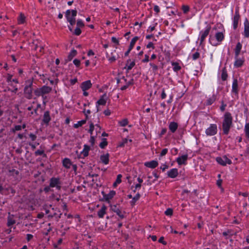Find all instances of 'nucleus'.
Here are the masks:
<instances>
[{
    "label": "nucleus",
    "instance_id": "nucleus-11",
    "mask_svg": "<svg viewBox=\"0 0 249 249\" xmlns=\"http://www.w3.org/2000/svg\"><path fill=\"white\" fill-rule=\"evenodd\" d=\"M33 83L30 82L29 85H26L24 89V92L25 94V97L29 99L32 98V86Z\"/></svg>",
    "mask_w": 249,
    "mask_h": 249
},
{
    "label": "nucleus",
    "instance_id": "nucleus-17",
    "mask_svg": "<svg viewBox=\"0 0 249 249\" xmlns=\"http://www.w3.org/2000/svg\"><path fill=\"white\" fill-rule=\"evenodd\" d=\"M238 80L237 79L234 78L232 84L231 92L235 94H238Z\"/></svg>",
    "mask_w": 249,
    "mask_h": 249
},
{
    "label": "nucleus",
    "instance_id": "nucleus-7",
    "mask_svg": "<svg viewBox=\"0 0 249 249\" xmlns=\"http://www.w3.org/2000/svg\"><path fill=\"white\" fill-rule=\"evenodd\" d=\"M211 27L210 25H207L204 30H202L199 32L200 36V44H202L205 40L206 37L209 35L211 30Z\"/></svg>",
    "mask_w": 249,
    "mask_h": 249
},
{
    "label": "nucleus",
    "instance_id": "nucleus-8",
    "mask_svg": "<svg viewBox=\"0 0 249 249\" xmlns=\"http://www.w3.org/2000/svg\"><path fill=\"white\" fill-rule=\"evenodd\" d=\"M217 132V127L216 124H211L210 126L205 130V133L207 136H213Z\"/></svg>",
    "mask_w": 249,
    "mask_h": 249
},
{
    "label": "nucleus",
    "instance_id": "nucleus-2",
    "mask_svg": "<svg viewBox=\"0 0 249 249\" xmlns=\"http://www.w3.org/2000/svg\"><path fill=\"white\" fill-rule=\"evenodd\" d=\"M218 25L219 26V28L221 27L222 28V31L221 32H218L215 34V37L216 41L211 35L209 37L210 43L213 46H216L220 44L222 41L224 40L225 37L223 33V32H225V29H224L223 25L221 24H217V26Z\"/></svg>",
    "mask_w": 249,
    "mask_h": 249
},
{
    "label": "nucleus",
    "instance_id": "nucleus-54",
    "mask_svg": "<svg viewBox=\"0 0 249 249\" xmlns=\"http://www.w3.org/2000/svg\"><path fill=\"white\" fill-rule=\"evenodd\" d=\"M124 79V80L125 82H126L125 85L127 86L128 87L129 86L132 85L133 84V79H131L130 81L127 82L126 79L124 78V77H123Z\"/></svg>",
    "mask_w": 249,
    "mask_h": 249
},
{
    "label": "nucleus",
    "instance_id": "nucleus-58",
    "mask_svg": "<svg viewBox=\"0 0 249 249\" xmlns=\"http://www.w3.org/2000/svg\"><path fill=\"white\" fill-rule=\"evenodd\" d=\"M168 152V149L167 148H164L162 150L160 156L161 157L165 156Z\"/></svg>",
    "mask_w": 249,
    "mask_h": 249
},
{
    "label": "nucleus",
    "instance_id": "nucleus-29",
    "mask_svg": "<svg viewBox=\"0 0 249 249\" xmlns=\"http://www.w3.org/2000/svg\"><path fill=\"white\" fill-rule=\"evenodd\" d=\"M40 89L43 96L45 94L49 93L52 90V88L45 85L41 87Z\"/></svg>",
    "mask_w": 249,
    "mask_h": 249
},
{
    "label": "nucleus",
    "instance_id": "nucleus-63",
    "mask_svg": "<svg viewBox=\"0 0 249 249\" xmlns=\"http://www.w3.org/2000/svg\"><path fill=\"white\" fill-rule=\"evenodd\" d=\"M111 41L112 42L115 43L117 45H119V41L118 39H117L115 37H111Z\"/></svg>",
    "mask_w": 249,
    "mask_h": 249
},
{
    "label": "nucleus",
    "instance_id": "nucleus-25",
    "mask_svg": "<svg viewBox=\"0 0 249 249\" xmlns=\"http://www.w3.org/2000/svg\"><path fill=\"white\" fill-rule=\"evenodd\" d=\"M90 150L89 146L85 144L84 145V148L81 152V155L83 156V158L86 157L89 155V152Z\"/></svg>",
    "mask_w": 249,
    "mask_h": 249
},
{
    "label": "nucleus",
    "instance_id": "nucleus-53",
    "mask_svg": "<svg viewBox=\"0 0 249 249\" xmlns=\"http://www.w3.org/2000/svg\"><path fill=\"white\" fill-rule=\"evenodd\" d=\"M76 24L78 27H82L84 26V24L81 19L77 20Z\"/></svg>",
    "mask_w": 249,
    "mask_h": 249
},
{
    "label": "nucleus",
    "instance_id": "nucleus-22",
    "mask_svg": "<svg viewBox=\"0 0 249 249\" xmlns=\"http://www.w3.org/2000/svg\"><path fill=\"white\" fill-rule=\"evenodd\" d=\"M16 223V220L14 219V215L8 213V216L7 217V226L11 227Z\"/></svg>",
    "mask_w": 249,
    "mask_h": 249
},
{
    "label": "nucleus",
    "instance_id": "nucleus-57",
    "mask_svg": "<svg viewBox=\"0 0 249 249\" xmlns=\"http://www.w3.org/2000/svg\"><path fill=\"white\" fill-rule=\"evenodd\" d=\"M52 187H50V185L49 186H46L44 189L43 191L45 192V193H47L50 191H52L53 190L51 189Z\"/></svg>",
    "mask_w": 249,
    "mask_h": 249
},
{
    "label": "nucleus",
    "instance_id": "nucleus-60",
    "mask_svg": "<svg viewBox=\"0 0 249 249\" xmlns=\"http://www.w3.org/2000/svg\"><path fill=\"white\" fill-rule=\"evenodd\" d=\"M29 136L32 141H35L37 138L36 136L33 133H30Z\"/></svg>",
    "mask_w": 249,
    "mask_h": 249
},
{
    "label": "nucleus",
    "instance_id": "nucleus-15",
    "mask_svg": "<svg viewBox=\"0 0 249 249\" xmlns=\"http://www.w3.org/2000/svg\"><path fill=\"white\" fill-rule=\"evenodd\" d=\"M178 174V170L177 168H172L167 172V176L171 178H176Z\"/></svg>",
    "mask_w": 249,
    "mask_h": 249
},
{
    "label": "nucleus",
    "instance_id": "nucleus-62",
    "mask_svg": "<svg viewBox=\"0 0 249 249\" xmlns=\"http://www.w3.org/2000/svg\"><path fill=\"white\" fill-rule=\"evenodd\" d=\"M8 91H10L12 92H13L14 93H16L18 92V88H17V86H14L13 89H11L10 88H9L8 89Z\"/></svg>",
    "mask_w": 249,
    "mask_h": 249
},
{
    "label": "nucleus",
    "instance_id": "nucleus-55",
    "mask_svg": "<svg viewBox=\"0 0 249 249\" xmlns=\"http://www.w3.org/2000/svg\"><path fill=\"white\" fill-rule=\"evenodd\" d=\"M41 107V105L39 104H38L37 105V107L36 109H34L33 111H32L31 112V114L33 115L34 113L36 114V115H38L37 114V110L39 108Z\"/></svg>",
    "mask_w": 249,
    "mask_h": 249
},
{
    "label": "nucleus",
    "instance_id": "nucleus-26",
    "mask_svg": "<svg viewBox=\"0 0 249 249\" xmlns=\"http://www.w3.org/2000/svg\"><path fill=\"white\" fill-rule=\"evenodd\" d=\"M107 206L105 205H103L100 210L98 212V216L99 218H103L106 213Z\"/></svg>",
    "mask_w": 249,
    "mask_h": 249
},
{
    "label": "nucleus",
    "instance_id": "nucleus-59",
    "mask_svg": "<svg viewBox=\"0 0 249 249\" xmlns=\"http://www.w3.org/2000/svg\"><path fill=\"white\" fill-rule=\"evenodd\" d=\"M83 112L86 116V119L87 120L88 118V114H90L91 112L90 110L89 109L86 110L85 109H84L83 110Z\"/></svg>",
    "mask_w": 249,
    "mask_h": 249
},
{
    "label": "nucleus",
    "instance_id": "nucleus-30",
    "mask_svg": "<svg viewBox=\"0 0 249 249\" xmlns=\"http://www.w3.org/2000/svg\"><path fill=\"white\" fill-rule=\"evenodd\" d=\"M135 63L134 61H131L130 59H128L127 61L126 64V67L125 68H126L127 70L128 71H130L132 69V68L135 66Z\"/></svg>",
    "mask_w": 249,
    "mask_h": 249
},
{
    "label": "nucleus",
    "instance_id": "nucleus-43",
    "mask_svg": "<svg viewBox=\"0 0 249 249\" xmlns=\"http://www.w3.org/2000/svg\"><path fill=\"white\" fill-rule=\"evenodd\" d=\"M21 130V125H16L14 127L11 128V132L12 133H15L17 131H20Z\"/></svg>",
    "mask_w": 249,
    "mask_h": 249
},
{
    "label": "nucleus",
    "instance_id": "nucleus-19",
    "mask_svg": "<svg viewBox=\"0 0 249 249\" xmlns=\"http://www.w3.org/2000/svg\"><path fill=\"white\" fill-rule=\"evenodd\" d=\"M235 58L234 66L235 68H240L242 67L245 62V59L243 58L236 57Z\"/></svg>",
    "mask_w": 249,
    "mask_h": 249
},
{
    "label": "nucleus",
    "instance_id": "nucleus-27",
    "mask_svg": "<svg viewBox=\"0 0 249 249\" xmlns=\"http://www.w3.org/2000/svg\"><path fill=\"white\" fill-rule=\"evenodd\" d=\"M63 166L67 169H69L72 164L71 161L69 158H65L62 160Z\"/></svg>",
    "mask_w": 249,
    "mask_h": 249
},
{
    "label": "nucleus",
    "instance_id": "nucleus-9",
    "mask_svg": "<svg viewBox=\"0 0 249 249\" xmlns=\"http://www.w3.org/2000/svg\"><path fill=\"white\" fill-rule=\"evenodd\" d=\"M110 207L111 210L115 213L121 219H123L124 217V216L123 214V213H124V212H122L120 210L119 206L118 204L110 205Z\"/></svg>",
    "mask_w": 249,
    "mask_h": 249
},
{
    "label": "nucleus",
    "instance_id": "nucleus-31",
    "mask_svg": "<svg viewBox=\"0 0 249 249\" xmlns=\"http://www.w3.org/2000/svg\"><path fill=\"white\" fill-rule=\"evenodd\" d=\"M76 54L77 51L74 49L72 50L68 56L67 61H71L72 59V58L76 56Z\"/></svg>",
    "mask_w": 249,
    "mask_h": 249
},
{
    "label": "nucleus",
    "instance_id": "nucleus-49",
    "mask_svg": "<svg viewBox=\"0 0 249 249\" xmlns=\"http://www.w3.org/2000/svg\"><path fill=\"white\" fill-rule=\"evenodd\" d=\"M128 141H129L130 142H132V140H128L127 139H124L123 140V142L120 143L119 144V146L120 147H123L124 146L125 144Z\"/></svg>",
    "mask_w": 249,
    "mask_h": 249
},
{
    "label": "nucleus",
    "instance_id": "nucleus-6",
    "mask_svg": "<svg viewBox=\"0 0 249 249\" xmlns=\"http://www.w3.org/2000/svg\"><path fill=\"white\" fill-rule=\"evenodd\" d=\"M216 161L218 164L224 166H226L227 164L229 165L232 164L231 160L228 159L226 155L222 157H217L216 158Z\"/></svg>",
    "mask_w": 249,
    "mask_h": 249
},
{
    "label": "nucleus",
    "instance_id": "nucleus-4",
    "mask_svg": "<svg viewBox=\"0 0 249 249\" xmlns=\"http://www.w3.org/2000/svg\"><path fill=\"white\" fill-rule=\"evenodd\" d=\"M240 18H241V17L240 15L239 9L236 8L235 13H234V15L231 18L232 22V27H233V29L234 30H236L238 27L239 22L240 20Z\"/></svg>",
    "mask_w": 249,
    "mask_h": 249
},
{
    "label": "nucleus",
    "instance_id": "nucleus-16",
    "mask_svg": "<svg viewBox=\"0 0 249 249\" xmlns=\"http://www.w3.org/2000/svg\"><path fill=\"white\" fill-rule=\"evenodd\" d=\"M91 81L90 80H87L81 83L80 87L82 90H87L91 87Z\"/></svg>",
    "mask_w": 249,
    "mask_h": 249
},
{
    "label": "nucleus",
    "instance_id": "nucleus-41",
    "mask_svg": "<svg viewBox=\"0 0 249 249\" xmlns=\"http://www.w3.org/2000/svg\"><path fill=\"white\" fill-rule=\"evenodd\" d=\"M25 17L23 14H20L18 18V23L19 24H23L25 22Z\"/></svg>",
    "mask_w": 249,
    "mask_h": 249
},
{
    "label": "nucleus",
    "instance_id": "nucleus-51",
    "mask_svg": "<svg viewBox=\"0 0 249 249\" xmlns=\"http://www.w3.org/2000/svg\"><path fill=\"white\" fill-rule=\"evenodd\" d=\"M149 65L152 68V70L154 71H158V67L156 65L152 63H150Z\"/></svg>",
    "mask_w": 249,
    "mask_h": 249
},
{
    "label": "nucleus",
    "instance_id": "nucleus-14",
    "mask_svg": "<svg viewBox=\"0 0 249 249\" xmlns=\"http://www.w3.org/2000/svg\"><path fill=\"white\" fill-rule=\"evenodd\" d=\"M188 159V155L186 154L178 157L176 161L179 165L187 164V161Z\"/></svg>",
    "mask_w": 249,
    "mask_h": 249
},
{
    "label": "nucleus",
    "instance_id": "nucleus-52",
    "mask_svg": "<svg viewBox=\"0 0 249 249\" xmlns=\"http://www.w3.org/2000/svg\"><path fill=\"white\" fill-rule=\"evenodd\" d=\"M94 125L93 123H90L89 125V132L90 133V135L92 134L93 131L94 130Z\"/></svg>",
    "mask_w": 249,
    "mask_h": 249
},
{
    "label": "nucleus",
    "instance_id": "nucleus-33",
    "mask_svg": "<svg viewBox=\"0 0 249 249\" xmlns=\"http://www.w3.org/2000/svg\"><path fill=\"white\" fill-rule=\"evenodd\" d=\"M228 77L227 71L226 68L222 69L221 71V79L222 81H225L227 80Z\"/></svg>",
    "mask_w": 249,
    "mask_h": 249
},
{
    "label": "nucleus",
    "instance_id": "nucleus-21",
    "mask_svg": "<svg viewBox=\"0 0 249 249\" xmlns=\"http://www.w3.org/2000/svg\"><path fill=\"white\" fill-rule=\"evenodd\" d=\"M144 166L147 167L154 169L158 165V162L156 160H153L150 161L145 162L144 163Z\"/></svg>",
    "mask_w": 249,
    "mask_h": 249
},
{
    "label": "nucleus",
    "instance_id": "nucleus-35",
    "mask_svg": "<svg viewBox=\"0 0 249 249\" xmlns=\"http://www.w3.org/2000/svg\"><path fill=\"white\" fill-rule=\"evenodd\" d=\"M172 65L173 66V70L175 72H178L181 69V67L177 62H173Z\"/></svg>",
    "mask_w": 249,
    "mask_h": 249
},
{
    "label": "nucleus",
    "instance_id": "nucleus-46",
    "mask_svg": "<svg viewBox=\"0 0 249 249\" xmlns=\"http://www.w3.org/2000/svg\"><path fill=\"white\" fill-rule=\"evenodd\" d=\"M107 145V142L106 139H103L102 142H100L99 146L100 148L104 149Z\"/></svg>",
    "mask_w": 249,
    "mask_h": 249
},
{
    "label": "nucleus",
    "instance_id": "nucleus-3",
    "mask_svg": "<svg viewBox=\"0 0 249 249\" xmlns=\"http://www.w3.org/2000/svg\"><path fill=\"white\" fill-rule=\"evenodd\" d=\"M77 15L76 10H67L66 12L65 17L67 21L70 23L68 26L69 29L71 32H72V26L75 23V17Z\"/></svg>",
    "mask_w": 249,
    "mask_h": 249
},
{
    "label": "nucleus",
    "instance_id": "nucleus-39",
    "mask_svg": "<svg viewBox=\"0 0 249 249\" xmlns=\"http://www.w3.org/2000/svg\"><path fill=\"white\" fill-rule=\"evenodd\" d=\"M35 156L42 155L43 157H46L47 155L44 153V151L43 150H37L35 152Z\"/></svg>",
    "mask_w": 249,
    "mask_h": 249
},
{
    "label": "nucleus",
    "instance_id": "nucleus-37",
    "mask_svg": "<svg viewBox=\"0 0 249 249\" xmlns=\"http://www.w3.org/2000/svg\"><path fill=\"white\" fill-rule=\"evenodd\" d=\"M87 120H82L79 121H78L76 124H75L73 125L74 127L75 128H77L80 126H82L83 124H86Z\"/></svg>",
    "mask_w": 249,
    "mask_h": 249
},
{
    "label": "nucleus",
    "instance_id": "nucleus-48",
    "mask_svg": "<svg viewBox=\"0 0 249 249\" xmlns=\"http://www.w3.org/2000/svg\"><path fill=\"white\" fill-rule=\"evenodd\" d=\"M81 30L80 29V27H77L73 32V34L76 36H79L81 34Z\"/></svg>",
    "mask_w": 249,
    "mask_h": 249
},
{
    "label": "nucleus",
    "instance_id": "nucleus-64",
    "mask_svg": "<svg viewBox=\"0 0 249 249\" xmlns=\"http://www.w3.org/2000/svg\"><path fill=\"white\" fill-rule=\"evenodd\" d=\"M166 97V94L165 92V90L164 89H162V92L161 94V98L162 99H164Z\"/></svg>",
    "mask_w": 249,
    "mask_h": 249
},
{
    "label": "nucleus",
    "instance_id": "nucleus-32",
    "mask_svg": "<svg viewBox=\"0 0 249 249\" xmlns=\"http://www.w3.org/2000/svg\"><path fill=\"white\" fill-rule=\"evenodd\" d=\"M13 75L10 74H8L6 81L7 83H11L12 82H15V83L18 84V80L17 78L12 79Z\"/></svg>",
    "mask_w": 249,
    "mask_h": 249
},
{
    "label": "nucleus",
    "instance_id": "nucleus-1",
    "mask_svg": "<svg viewBox=\"0 0 249 249\" xmlns=\"http://www.w3.org/2000/svg\"><path fill=\"white\" fill-rule=\"evenodd\" d=\"M233 118L231 114L229 112H226L224 115L223 120L222 121V133L223 135H227L231 128L232 127Z\"/></svg>",
    "mask_w": 249,
    "mask_h": 249
},
{
    "label": "nucleus",
    "instance_id": "nucleus-61",
    "mask_svg": "<svg viewBox=\"0 0 249 249\" xmlns=\"http://www.w3.org/2000/svg\"><path fill=\"white\" fill-rule=\"evenodd\" d=\"M122 177V175L119 174L117 176V178L116 179V183H120L122 181L121 178Z\"/></svg>",
    "mask_w": 249,
    "mask_h": 249
},
{
    "label": "nucleus",
    "instance_id": "nucleus-50",
    "mask_svg": "<svg viewBox=\"0 0 249 249\" xmlns=\"http://www.w3.org/2000/svg\"><path fill=\"white\" fill-rule=\"evenodd\" d=\"M242 48V44L240 42H238L236 45L234 50L241 51Z\"/></svg>",
    "mask_w": 249,
    "mask_h": 249
},
{
    "label": "nucleus",
    "instance_id": "nucleus-36",
    "mask_svg": "<svg viewBox=\"0 0 249 249\" xmlns=\"http://www.w3.org/2000/svg\"><path fill=\"white\" fill-rule=\"evenodd\" d=\"M138 39H139V37L138 36H135L134 37H133L132 39V40H131L129 46V48L130 49L132 50V49L133 48V47L135 45L136 42L138 40Z\"/></svg>",
    "mask_w": 249,
    "mask_h": 249
},
{
    "label": "nucleus",
    "instance_id": "nucleus-23",
    "mask_svg": "<svg viewBox=\"0 0 249 249\" xmlns=\"http://www.w3.org/2000/svg\"><path fill=\"white\" fill-rule=\"evenodd\" d=\"M178 128V124L175 122H171L169 124V129L170 131L174 133H175Z\"/></svg>",
    "mask_w": 249,
    "mask_h": 249
},
{
    "label": "nucleus",
    "instance_id": "nucleus-10",
    "mask_svg": "<svg viewBox=\"0 0 249 249\" xmlns=\"http://www.w3.org/2000/svg\"><path fill=\"white\" fill-rule=\"evenodd\" d=\"M107 96L106 93L103 94L100 99L96 103V107L97 108V111H99V106H105L107 103Z\"/></svg>",
    "mask_w": 249,
    "mask_h": 249
},
{
    "label": "nucleus",
    "instance_id": "nucleus-34",
    "mask_svg": "<svg viewBox=\"0 0 249 249\" xmlns=\"http://www.w3.org/2000/svg\"><path fill=\"white\" fill-rule=\"evenodd\" d=\"M141 197V195L138 193L135 196L132 197L131 201H130V204L132 206L135 204L136 202Z\"/></svg>",
    "mask_w": 249,
    "mask_h": 249
},
{
    "label": "nucleus",
    "instance_id": "nucleus-45",
    "mask_svg": "<svg viewBox=\"0 0 249 249\" xmlns=\"http://www.w3.org/2000/svg\"><path fill=\"white\" fill-rule=\"evenodd\" d=\"M181 9L184 14H187L190 10V7L188 5H183L181 7Z\"/></svg>",
    "mask_w": 249,
    "mask_h": 249
},
{
    "label": "nucleus",
    "instance_id": "nucleus-24",
    "mask_svg": "<svg viewBox=\"0 0 249 249\" xmlns=\"http://www.w3.org/2000/svg\"><path fill=\"white\" fill-rule=\"evenodd\" d=\"M109 155L108 153L102 155L100 156V160L102 162L105 164H107L109 163Z\"/></svg>",
    "mask_w": 249,
    "mask_h": 249
},
{
    "label": "nucleus",
    "instance_id": "nucleus-28",
    "mask_svg": "<svg viewBox=\"0 0 249 249\" xmlns=\"http://www.w3.org/2000/svg\"><path fill=\"white\" fill-rule=\"evenodd\" d=\"M19 171L17 170L14 168H9L8 169V175L9 176H12L14 178H16V177L18 175Z\"/></svg>",
    "mask_w": 249,
    "mask_h": 249
},
{
    "label": "nucleus",
    "instance_id": "nucleus-38",
    "mask_svg": "<svg viewBox=\"0 0 249 249\" xmlns=\"http://www.w3.org/2000/svg\"><path fill=\"white\" fill-rule=\"evenodd\" d=\"M244 131L246 137L247 139H249V123H246L245 124Z\"/></svg>",
    "mask_w": 249,
    "mask_h": 249
},
{
    "label": "nucleus",
    "instance_id": "nucleus-56",
    "mask_svg": "<svg viewBox=\"0 0 249 249\" xmlns=\"http://www.w3.org/2000/svg\"><path fill=\"white\" fill-rule=\"evenodd\" d=\"M73 64L75 65L76 67H79L80 65V61L79 59H75L73 61Z\"/></svg>",
    "mask_w": 249,
    "mask_h": 249
},
{
    "label": "nucleus",
    "instance_id": "nucleus-47",
    "mask_svg": "<svg viewBox=\"0 0 249 249\" xmlns=\"http://www.w3.org/2000/svg\"><path fill=\"white\" fill-rule=\"evenodd\" d=\"M173 210L171 208L167 209L164 212L165 215L167 216H171L173 214Z\"/></svg>",
    "mask_w": 249,
    "mask_h": 249
},
{
    "label": "nucleus",
    "instance_id": "nucleus-5",
    "mask_svg": "<svg viewBox=\"0 0 249 249\" xmlns=\"http://www.w3.org/2000/svg\"><path fill=\"white\" fill-rule=\"evenodd\" d=\"M50 187L55 188L57 190H60L61 189V182L58 178L53 177L50 179Z\"/></svg>",
    "mask_w": 249,
    "mask_h": 249
},
{
    "label": "nucleus",
    "instance_id": "nucleus-13",
    "mask_svg": "<svg viewBox=\"0 0 249 249\" xmlns=\"http://www.w3.org/2000/svg\"><path fill=\"white\" fill-rule=\"evenodd\" d=\"M103 196V199L107 202H109L116 195V192L114 190L110 191L109 193L107 194H106L104 191L101 192Z\"/></svg>",
    "mask_w": 249,
    "mask_h": 249
},
{
    "label": "nucleus",
    "instance_id": "nucleus-18",
    "mask_svg": "<svg viewBox=\"0 0 249 249\" xmlns=\"http://www.w3.org/2000/svg\"><path fill=\"white\" fill-rule=\"evenodd\" d=\"M51 120L49 111H46L43 114L42 122L46 125H48Z\"/></svg>",
    "mask_w": 249,
    "mask_h": 249
},
{
    "label": "nucleus",
    "instance_id": "nucleus-20",
    "mask_svg": "<svg viewBox=\"0 0 249 249\" xmlns=\"http://www.w3.org/2000/svg\"><path fill=\"white\" fill-rule=\"evenodd\" d=\"M216 100V95L213 94L211 96L207 98L205 101V104L206 106H210L212 105Z\"/></svg>",
    "mask_w": 249,
    "mask_h": 249
},
{
    "label": "nucleus",
    "instance_id": "nucleus-12",
    "mask_svg": "<svg viewBox=\"0 0 249 249\" xmlns=\"http://www.w3.org/2000/svg\"><path fill=\"white\" fill-rule=\"evenodd\" d=\"M244 37L249 38V21L247 18L244 21V31L242 33Z\"/></svg>",
    "mask_w": 249,
    "mask_h": 249
},
{
    "label": "nucleus",
    "instance_id": "nucleus-42",
    "mask_svg": "<svg viewBox=\"0 0 249 249\" xmlns=\"http://www.w3.org/2000/svg\"><path fill=\"white\" fill-rule=\"evenodd\" d=\"M128 124V121L127 119H124L119 122V124L121 126H125Z\"/></svg>",
    "mask_w": 249,
    "mask_h": 249
},
{
    "label": "nucleus",
    "instance_id": "nucleus-40",
    "mask_svg": "<svg viewBox=\"0 0 249 249\" xmlns=\"http://www.w3.org/2000/svg\"><path fill=\"white\" fill-rule=\"evenodd\" d=\"M34 93H35V94L36 96H37V97L42 96V98H44V96L43 95V94L41 92V89L40 88L36 89L34 91Z\"/></svg>",
    "mask_w": 249,
    "mask_h": 249
},
{
    "label": "nucleus",
    "instance_id": "nucleus-44",
    "mask_svg": "<svg viewBox=\"0 0 249 249\" xmlns=\"http://www.w3.org/2000/svg\"><path fill=\"white\" fill-rule=\"evenodd\" d=\"M200 53L198 52H196V53L192 54L191 58L193 60L195 61L200 57Z\"/></svg>",
    "mask_w": 249,
    "mask_h": 249
}]
</instances>
